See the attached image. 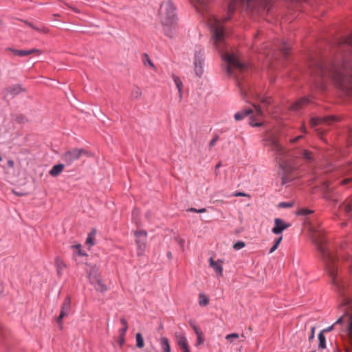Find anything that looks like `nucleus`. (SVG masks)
Wrapping results in <instances>:
<instances>
[{
  "mask_svg": "<svg viewBox=\"0 0 352 352\" xmlns=\"http://www.w3.org/2000/svg\"><path fill=\"white\" fill-rule=\"evenodd\" d=\"M253 107L255 109V113L256 116H261L263 115V111L261 110V108L259 105H256L255 104H253Z\"/></svg>",
  "mask_w": 352,
  "mask_h": 352,
  "instance_id": "37",
  "label": "nucleus"
},
{
  "mask_svg": "<svg viewBox=\"0 0 352 352\" xmlns=\"http://www.w3.org/2000/svg\"><path fill=\"white\" fill-rule=\"evenodd\" d=\"M70 313H71V298L69 296H67L65 298V300L61 305V309H60V314H59L58 317L56 318V322L58 324L60 328H62L63 319L65 317L68 316Z\"/></svg>",
  "mask_w": 352,
  "mask_h": 352,
  "instance_id": "8",
  "label": "nucleus"
},
{
  "mask_svg": "<svg viewBox=\"0 0 352 352\" xmlns=\"http://www.w3.org/2000/svg\"><path fill=\"white\" fill-rule=\"evenodd\" d=\"M121 324L123 325V327H126L128 329L127 322L124 318H122L120 319Z\"/></svg>",
  "mask_w": 352,
  "mask_h": 352,
  "instance_id": "49",
  "label": "nucleus"
},
{
  "mask_svg": "<svg viewBox=\"0 0 352 352\" xmlns=\"http://www.w3.org/2000/svg\"><path fill=\"white\" fill-rule=\"evenodd\" d=\"M89 280L91 284L94 285L96 290L100 292L107 291L106 285L96 276H92L91 274H89Z\"/></svg>",
  "mask_w": 352,
  "mask_h": 352,
  "instance_id": "13",
  "label": "nucleus"
},
{
  "mask_svg": "<svg viewBox=\"0 0 352 352\" xmlns=\"http://www.w3.org/2000/svg\"><path fill=\"white\" fill-rule=\"evenodd\" d=\"M199 303L201 306H206L208 303V298L204 295L200 294Z\"/></svg>",
  "mask_w": 352,
  "mask_h": 352,
  "instance_id": "34",
  "label": "nucleus"
},
{
  "mask_svg": "<svg viewBox=\"0 0 352 352\" xmlns=\"http://www.w3.org/2000/svg\"><path fill=\"white\" fill-rule=\"evenodd\" d=\"M27 24L32 28H33L34 30L38 31V32H47V29L45 28H38V27H36L35 25H34L32 23H27Z\"/></svg>",
  "mask_w": 352,
  "mask_h": 352,
  "instance_id": "36",
  "label": "nucleus"
},
{
  "mask_svg": "<svg viewBox=\"0 0 352 352\" xmlns=\"http://www.w3.org/2000/svg\"><path fill=\"white\" fill-rule=\"evenodd\" d=\"M142 96V91L140 90V88L138 87H135L133 91H132V93H131V97L133 98V99H138L140 98V96Z\"/></svg>",
  "mask_w": 352,
  "mask_h": 352,
  "instance_id": "30",
  "label": "nucleus"
},
{
  "mask_svg": "<svg viewBox=\"0 0 352 352\" xmlns=\"http://www.w3.org/2000/svg\"><path fill=\"white\" fill-rule=\"evenodd\" d=\"M207 20L212 33L214 45L221 54L222 59L227 64V73L235 78L241 94L244 99L249 94L253 96L252 91L250 88L248 89L242 82L243 74L248 71V65L243 63L236 54L226 50L227 46L226 36L221 20L213 14H208Z\"/></svg>",
  "mask_w": 352,
  "mask_h": 352,
  "instance_id": "1",
  "label": "nucleus"
},
{
  "mask_svg": "<svg viewBox=\"0 0 352 352\" xmlns=\"http://www.w3.org/2000/svg\"><path fill=\"white\" fill-rule=\"evenodd\" d=\"M315 327L311 328V335L309 336V340H312L314 338Z\"/></svg>",
  "mask_w": 352,
  "mask_h": 352,
  "instance_id": "51",
  "label": "nucleus"
},
{
  "mask_svg": "<svg viewBox=\"0 0 352 352\" xmlns=\"http://www.w3.org/2000/svg\"><path fill=\"white\" fill-rule=\"evenodd\" d=\"M318 340H319V345L318 347L320 349H325L326 348V338L322 331H320L318 334Z\"/></svg>",
  "mask_w": 352,
  "mask_h": 352,
  "instance_id": "25",
  "label": "nucleus"
},
{
  "mask_svg": "<svg viewBox=\"0 0 352 352\" xmlns=\"http://www.w3.org/2000/svg\"><path fill=\"white\" fill-rule=\"evenodd\" d=\"M282 239H283V236H280L278 238H277L274 241V244L273 245V246L270 248V250L269 251L270 254H272V252H274L278 248V245L281 242Z\"/></svg>",
  "mask_w": 352,
  "mask_h": 352,
  "instance_id": "29",
  "label": "nucleus"
},
{
  "mask_svg": "<svg viewBox=\"0 0 352 352\" xmlns=\"http://www.w3.org/2000/svg\"><path fill=\"white\" fill-rule=\"evenodd\" d=\"M329 119H330V118H326L324 119V122H328Z\"/></svg>",
  "mask_w": 352,
  "mask_h": 352,
  "instance_id": "62",
  "label": "nucleus"
},
{
  "mask_svg": "<svg viewBox=\"0 0 352 352\" xmlns=\"http://www.w3.org/2000/svg\"><path fill=\"white\" fill-rule=\"evenodd\" d=\"M172 77L175 84V86L178 90L179 100H181L182 98L183 94V83L179 77H178L177 76L173 74Z\"/></svg>",
  "mask_w": 352,
  "mask_h": 352,
  "instance_id": "17",
  "label": "nucleus"
},
{
  "mask_svg": "<svg viewBox=\"0 0 352 352\" xmlns=\"http://www.w3.org/2000/svg\"><path fill=\"white\" fill-rule=\"evenodd\" d=\"M346 225H347V223H346V222H343V223H341V226H342V227H344V226H346Z\"/></svg>",
  "mask_w": 352,
  "mask_h": 352,
  "instance_id": "60",
  "label": "nucleus"
},
{
  "mask_svg": "<svg viewBox=\"0 0 352 352\" xmlns=\"http://www.w3.org/2000/svg\"><path fill=\"white\" fill-rule=\"evenodd\" d=\"M176 341L178 346L180 347L183 352H190L188 349V340L186 336L183 334L176 335Z\"/></svg>",
  "mask_w": 352,
  "mask_h": 352,
  "instance_id": "14",
  "label": "nucleus"
},
{
  "mask_svg": "<svg viewBox=\"0 0 352 352\" xmlns=\"http://www.w3.org/2000/svg\"><path fill=\"white\" fill-rule=\"evenodd\" d=\"M126 330H127L126 327H122V328L120 329H119V336L124 337Z\"/></svg>",
  "mask_w": 352,
  "mask_h": 352,
  "instance_id": "42",
  "label": "nucleus"
},
{
  "mask_svg": "<svg viewBox=\"0 0 352 352\" xmlns=\"http://www.w3.org/2000/svg\"><path fill=\"white\" fill-rule=\"evenodd\" d=\"M333 324H332V325H331V326L328 327L327 328L324 329V330H322V333H323L324 331H327V332H328V331H331L333 329Z\"/></svg>",
  "mask_w": 352,
  "mask_h": 352,
  "instance_id": "52",
  "label": "nucleus"
},
{
  "mask_svg": "<svg viewBox=\"0 0 352 352\" xmlns=\"http://www.w3.org/2000/svg\"><path fill=\"white\" fill-rule=\"evenodd\" d=\"M176 241L178 242V243L180 245L181 248H184V242L185 241L182 239H180V238H177L176 239Z\"/></svg>",
  "mask_w": 352,
  "mask_h": 352,
  "instance_id": "46",
  "label": "nucleus"
},
{
  "mask_svg": "<svg viewBox=\"0 0 352 352\" xmlns=\"http://www.w3.org/2000/svg\"><path fill=\"white\" fill-rule=\"evenodd\" d=\"M320 122V120L319 118H313L310 120V124L312 127L318 125Z\"/></svg>",
  "mask_w": 352,
  "mask_h": 352,
  "instance_id": "39",
  "label": "nucleus"
},
{
  "mask_svg": "<svg viewBox=\"0 0 352 352\" xmlns=\"http://www.w3.org/2000/svg\"><path fill=\"white\" fill-rule=\"evenodd\" d=\"M65 164H58L52 166L49 172V174L52 177H57L63 170Z\"/></svg>",
  "mask_w": 352,
  "mask_h": 352,
  "instance_id": "18",
  "label": "nucleus"
},
{
  "mask_svg": "<svg viewBox=\"0 0 352 352\" xmlns=\"http://www.w3.org/2000/svg\"><path fill=\"white\" fill-rule=\"evenodd\" d=\"M350 180H351V179H344V180H342V181L341 182V184H342V185H344V184H345L348 183Z\"/></svg>",
  "mask_w": 352,
  "mask_h": 352,
  "instance_id": "56",
  "label": "nucleus"
},
{
  "mask_svg": "<svg viewBox=\"0 0 352 352\" xmlns=\"http://www.w3.org/2000/svg\"><path fill=\"white\" fill-rule=\"evenodd\" d=\"M311 240L318 251L320 254V256L324 263L326 269L332 278L333 284L337 287L338 292L342 296V306L345 307L343 310L344 315H342V318L344 317V316H346L349 320V324H350L349 317L352 316V314H350V312L352 311V302L349 298L344 296L341 293L342 285H340L338 281L336 280V270L334 266L336 257L326 246V240L321 233L314 232L312 234ZM349 325V324H348V326Z\"/></svg>",
  "mask_w": 352,
  "mask_h": 352,
  "instance_id": "2",
  "label": "nucleus"
},
{
  "mask_svg": "<svg viewBox=\"0 0 352 352\" xmlns=\"http://www.w3.org/2000/svg\"><path fill=\"white\" fill-rule=\"evenodd\" d=\"M265 146L272 150L279 167L281 169V184L285 185L291 181L289 174L294 170L290 162L289 152L280 144L278 138L274 134H270L264 138Z\"/></svg>",
  "mask_w": 352,
  "mask_h": 352,
  "instance_id": "3",
  "label": "nucleus"
},
{
  "mask_svg": "<svg viewBox=\"0 0 352 352\" xmlns=\"http://www.w3.org/2000/svg\"><path fill=\"white\" fill-rule=\"evenodd\" d=\"M302 138V135H299V136H297L296 138H294V139H292L290 140V142L292 143H295L296 142H297L298 140L301 139Z\"/></svg>",
  "mask_w": 352,
  "mask_h": 352,
  "instance_id": "50",
  "label": "nucleus"
},
{
  "mask_svg": "<svg viewBox=\"0 0 352 352\" xmlns=\"http://www.w3.org/2000/svg\"><path fill=\"white\" fill-rule=\"evenodd\" d=\"M289 226V223H285L280 218H276L274 219V227L272 228V231L275 234H280Z\"/></svg>",
  "mask_w": 352,
  "mask_h": 352,
  "instance_id": "11",
  "label": "nucleus"
},
{
  "mask_svg": "<svg viewBox=\"0 0 352 352\" xmlns=\"http://www.w3.org/2000/svg\"><path fill=\"white\" fill-rule=\"evenodd\" d=\"M245 246V244L243 241H239L235 243L233 245V248L236 250H239L243 248Z\"/></svg>",
  "mask_w": 352,
  "mask_h": 352,
  "instance_id": "35",
  "label": "nucleus"
},
{
  "mask_svg": "<svg viewBox=\"0 0 352 352\" xmlns=\"http://www.w3.org/2000/svg\"><path fill=\"white\" fill-rule=\"evenodd\" d=\"M83 155L89 156V153L83 148H72L63 154L62 160L69 166Z\"/></svg>",
  "mask_w": 352,
  "mask_h": 352,
  "instance_id": "6",
  "label": "nucleus"
},
{
  "mask_svg": "<svg viewBox=\"0 0 352 352\" xmlns=\"http://www.w3.org/2000/svg\"><path fill=\"white\" fill-rule=\"evenodd\" d=\"M55 265L56 267L57 274L58 276H60L63 273V270L65 268L66 265L63 261L60 259L59 257L56 258Z\"/></svg>",
  "mask_w": 352,
  "mask_h": 352,
  "instance_id": "21",
  "label": "nucleus"
},
{
  "mask_svg": "<svg viewBox=\"0 0 352 352\" xmlns=\"http://www.w3.org/2000/svg\"><path fill=\"white\" fill-rule=\"evenodd\" d=\"M221 166V164H218L216 165V169H218Z\"/></svg>",
  "mask_w": 352,
  "mask_h": 352,
  "instance_id": "61",
  "label": "nucleus"
},
{
  "mask_svg": "<svg viewBox=\"0 0 352 352\" xmlns=\"http://www.w3.org/2000/svg\"><path fill=\"white\" fill-rule=\"evenodd\" d=\"M289 48V45L285 41H281L280 45L278 47V50H280L285 56L288 54Z\"/></svg>",
  "mask_w": 352,
  "mask_h": 352,
  "instance_id": "24",
  "label": "nucleus"
},
{
  "mask_svg": "<svg viewBox=\"0 0 352 352\" xmlns=\"http://www.w3.org/2000/svg\"><path fill=\"white\" fill-rule=\"evenodd\" d=\"M309 102V99L307 98H303L300 100L293 103L291 106V109L294 111H298L301 109L302 105Z\"/></svg>",
  "mask_w": 352,
  "mask_h": 352,
  "instance_id": "23",
  "label": "nucleus"
},
{
  "mask_svg": "<svg viewBox=\"0 0 352 352\" xmlns=\"http://www.w3.org/2000/svg\"><path fill=\"white\" fill-rule=\"evenodd\" d=\"M119 343L122 345L124 342V338L119 336Z\"/></svg>",
  "mask_w": 352,
  "mask_h": 352,
  "instance_id": "54",
  "label": "nucleus"
},
{
  "mask_svg": "<svg viewBox=\"0 0 352 352\" xmlns=\"http://www.w3.org/2000/svg\"><path fill=\"white\" fill-rule=\"evenodd\" d=\"M349 319H350V324L348 327V330H349V333L351 335H352V316H350Z\"/></svg>",
  "mask_w": 352,
  "mask_h": 352,
  "instance_id": "47",
  "label": "nucleus"
},
{
  "mask_svg": "<svg viewBox=\"0 0 352 352\" xmlns=\"http://www.w3.org/2000/svg\"><path fill=\"white\" fill-rule=\"evenodd\" d=\"M346 46L352 52V34L346 38ZM351 78L352 82V60L346 58V79Z\"/></svg>",
  "mask_w": 352,
  "mask_h": 352,
  "instance_id": "12",
  "label": "nucleus"
},
{
  "mask_svg": "<svg viewBox=\"0 0 352 352\" xmlns=\"http://www.w3.org/2000/svg\"><path fill=\"white\" fill-rule=\"evenodd\" d=\"M219 140V136L217 135H215L213 139L209 143V148L211 149L217 143V142Z\"/></svg>",
  "mask_w": 352,
  "mask_h": 352,
  "instance_id": "38",
  "label": "nucleus"
},
{
  "mask_svg": "<svg viewBox=\"0 0 352 352\" xmlns=\"http://www.w3.org/2000/svg\"><path fill=\"white\" fill-rule=\"evenodd\" d=\"M135 339L137 346L140 349L142 348L144 345V342L142 334L140 333H136Z\"/></svg>",
  "mask_w": 352,
  "mask_h": 352,
  "instance_id": "27",
  "label": "nucleus"
},
{
  "mask_svg": "<svg viewBox=\"0 0 352 352\" xmlns=\"http://www.w3.org/2000/svg\"><path fill=\"white\" fill-rule=\"evenodd\" d=\"M160 343L162 352H170V346L167 338L162 337Z\"/></svg>",
  "mask_w": 352,
  "mask_h": 352,
  "instance_id": "22",
  "label": "nucleus"
},
{
  "mask_svg": "<svg viewBox=\"0 0 352 352\" xmlns=\"http://www.w3.org/2000/svg\"><path fill=\"white\" fill-rule=\"evenodd\" d=\"M338 216L340 218H346L352 220V197L346 199L338 208Z\"/></svg>",
  "mask_w": 352,
  "mask_h": 352,
  "instance_id": "7",
  "label": "nucleus"
},
{
  "mask_svg": "<svg viewBox=\"0 0 352 352\" xmlns=\"http://www.w3.org/2000/svg\"><path fill=\"white\" fill-rule=\"evenodd\" d=\"M146 60L144 62L145 64H148L150 66L154 67L153 64L152 63L151 59L149 58L147 54H145Z\"/></svg>",
  "mask_w": 352,
  "mask_h": 352,
  "instance_id": "45",
  "label": "nucleus"
},
{
  "mask_svg": "<svg viewBox=\"0 0 352 352\" xmlns=\"http://www.w3.org/2000/svg\"><path fill=\"white\" fill-rule=\"evenodd\" d=\"M26 90L20 84H14L7 87L4 91V98H14Z\"/></svg>",
  "mask_w": 352,
  "mask_h": 352,
  "instance_id": "10",
  "label": "nucleus"
},
{
  "mask_svg": "<svg viewBox=\"0 0 352 352\" xmlns=\"http://www.w3.org/2000/svg\"><path fill=\"white\" fill-rule=\"evenodd\" d=\"M230 19V16H227L226 18L223 19L224 21H227Z\"/></svg>",
  "mask_w": 352,
  "mask_h": 352,
  "instance_id": "63",
  "label": "nucleus"
},
{
  "mask_svg": "<svg viewBox=\"0 0 352 352\" xmlns=\"http://www.w3.org/2000/svg\"><path fill=\"white\" fill-rule=\"evenodd\" d=\"M188 210L190 211V212H197V213L198 209H196V208H190Z\"/></svg>",
  "mask_w": 352,
  "mask_h": 352,
  "instance_id": "57",
  "label": "nucleus"
},
{
  "mask_svg": "<svg viewBox=\"0 0 352 352\" xmlns=\"http://www.w3.org/2000/svg\"><path fill=\"white\" fill-rule=\"evenodd\" d=\"M234 197H246L247 195L242 192H236L233 195Z\"/></svg>",
  "mask_w": 352,
  "mask_h": 352,
  "instance_id": "48",
  "label": "nucleus"
},
{
  "mask_svg": "<svg viewBox=\"0 0 352 352\" xmlns=\"http://www.w3.org/2000/svg\"><path fill=\"white\" fill-rule=\"evenodd\" d=\"M253 113L252 109L248 108L241 111H239L234 114V119L237 121L243 120L245 116Z\"/></svg>",
  "mask_w": 352,
  "mask_h": 352,
  "instance_id": "19",
  "label": "nucleus"
},
{
  "mask_svg": "<svg viewBox=\"0 0 352 352\" xmlns=\"http://www.w3.org/2000/svg\"><path fill=\"white\" fill-rule=\"evenodd\" d=\"M197 345H199L204 343V339L201 338V334L197 335Z\"/></svg>",
  "mask_w": 352,
  "mask_h": 352,
  "instance_id": "44",
  "label": "nucleus"
},
{
  "mask_svg": "<svg viewBox=\"0 0 352 352\" xmlns=\"http://www.w3.org/2000/svg\"><path fill=\"white\" fill-rule=\"evenodd\" d=\"M279 206L281 208H290L292 206V202H280Z\"/></svg>",
  "mask_w": 352,
  "mask_h": 352,
  "instance_id": "41",
  "label": "nucleus"
},
{
  "mask_svg": "<svg viewBox=\"0 0 352 352\" xmlns=\"http://www.w3.org/2000/svg\"><path fill=\"white\" fill-rule=\"evenodd\" d=\"M313 212L312 210L307 208H301L298 210L296 212V214L301 216H307Z\"/></svg>",
  "mask_w": 352,
  "mask_h": 352,
  "instance_id": "32",
  "label": "nucleus"
},
{
  "mask_svg": "<svg viewBox=\"0 0 352 352\" xmlns=\"http://www.w3.org/2000/svg\"><path fill=\"white\" fill-rule=\"evenodd\" d=\"M72 248H75L77 250L76 254L78 256H83L86 255V253L81 250V245L80 244H76L71 246Z\"/></svg>",
  "mask_w": 352,
  "mask_h": 352,
  "instance_id": "33",
  "label": "nucleus"
},
{
  "mask_svg": "<svg viewBox=\"0 0 352 352\" xmlns=\"http://www.w3.org/2000/svg\"><path fill=\"white\" fill-rule=\"evenodd\" d=\"M8 163L9 166H10V167H12V166H13V165H14V162H13V161H12V160H9V161L8 162Z\"/></svg>",
  "mask_w": 352,
  "mask_h": 352,
  "instance_id": "58",
  "label": "nucleus"
},
{
  "mask_svg": "<svg viewBox=\"0 0 352 352\" xmlns=\"http://www.w3.org/2000/svg\"><path fill=\"white\" fill-rule=\"evenodd\" d=\"M6 50L10 51V52H13L15 55L21 56V57L28 56V55L32 54L38 51L36 49H32V50H14V49L10 48V47H8L6 49Z\"/></svg>",
  "mask_w": 352,
  "mask_h": 352,
  "instance_id": "16",
  "label": "nucleus"
},
{
  "mask_svg": "<svg viewBox=\"0 0 352 352\" xmlns=\"http://www.w3.org/2000/svg\"><path fill=\"white\" fill-rule=\"evenodd\" d=\"M167 256H168V258L169 259H171V258H172V254H171V252H168L167 253Z\"/></svg>",
  "mask_w": 352,
  "mask_h": 352,
  "instance_id": "59",
  "label": "nucleus"
},
{
  "mask_svg": "<svg viewBox=\"0 0 352 352\" xmlns=\"http://www.w3.org/2000/svg\"><path fill=\"white\" fill-rule=\"evenodd\" d=\"M302 130L304 132H305V126H302Z\"/></svg>",
  "mask_w": 352,
  "mask_h": 352,
  "instance_id": "64",
  "label": "nucleus"
},
{
  "mask_svg": "<svg viewBox=\"0 0 352 352\" xmlns=\"http://www.w3.org/2000/svg\"><path fill=\"white\" fill-rule=\"evenodd\" d=\"M191 326L196 335L201 334L200 329L195 324L191 323Z\"/></svg>",
  "mask_w": 352,
  "mask_h": 352,
  "instance_id": "43",
  "label": "nucleus"
},
{
  "mask_svg": "<svg viewBox=\"0 0 352 352\" xmlns=\"http://www.w3.org/2000/svg\"><path fill=\"white\" fill-rule=\"evenodd\" d=\"M250 124L252 126H260L262 125V123L261 122H254V118L251 117L250 121Z\"/></svg>",
  "mask_w": 352,
  "mask_h": 352,
  "instance_id": "40",
  "label": "nucleus"
},
{
  "mask_svg": "<svg viewBox=\"0 0 352 352\" xmlns=\"http://www.w3.org/2000/svg\"><path fill=\"white\" fill-rule=\"evenodd\" d=\"M96 233V230L95 229L92 230L91 232L89 234V235L86 239V243L87 245H89V246H92L94 244V238Z\"/></svg>",
  "mask_w": 352,
  "mask_h": 352,
  "instance_id": "26",
  "label": "nucleus"
},
{
  "mask_svg": "<svg viewBox=\"0 0 352 352\" xmlns=\"http://www.w3.org/2000/svg\"><path fill=\"white\" fill-rule=\"evenodd\" d=\"M136 237L135 242L138 246V255L142 256L144 254L146 243L147 239V234L145 231H138L135 232Z\"/></svg>",
  "mask_w": 352,
  "mask_h": 352,
  "instance_id": "9",
  "label": "nucleus"
},
{
  "mask_svg": "<svg viewBox=\"0 0 352 352\" xmlns=\"http://www.w3.org/2000/svg\"><path fill=\"white\" fill-rule=\"evenodd\" d=\"M222 263L223 261L220 259L216 261L212 257L209 259L210 267H212L216 274L219 276H221L223 273Z\"/></svg>",
  "mask_w": 352,
  "mask_h": 352,
  "instance_id": "15",
  "label": "nucleus"
},
{
  "mask_svg": "<svg viewBox=\"0 0 352 352\" xmlns=\"http://www.w3.org/2000/svg\"><path fill=\"white\" fill-rule=\"evenodd\" d=\"M160 19L165 35L173 38L175 34L177 16L173 3L168 0L162 3L160 7Z\"/></svg>",
  "mask_w": 352,
  "mask_h": 352,
  "instance_id": "4",
  "label": "nucleus"
},
{
  "mask_svg": "<svg viewBox=\"0 0 352 352\" xmlns=\"http://www.w3.org/2000/svg\"><path fill=\"white\" fill-rule=\"evenodd\" d=\"M197 3L200 6V8L197 7L196 6V8L198 12H201V9H204L206 6V3L207 2L209 1V0H195Z\"/></svg>",
  "mask_w": 352,
  "mask_h": 352,
  "instance_id": "31",
  "label": "nucleus"
},
{
  "mask_svg": "<svg viewBox=\"0 0 352 352\" xmlns=\"http://www.w3.org/2000/svg\"><path fill=\"white\" fill-rule=\"evenodd\" d=\"M240 336L236 333H232L226 336L225 338L230 343H233L235 340L239 338Z\"/></svg>",
  "mask_w": 352,
  "mask_h": 352,
  "instance_id": "28",
  "label": "nucleus"
},
{
  "mask_svg": "<svg viewBox=\"0 0 352 352\" xmlns=\"http://www.w3.org/2000/svg\"><path fill=\"white\" fill-rule=\"evenodd\" d=\"M206 211V209L203 208H201V209H198L197 210V213H204Z\"/></svg>",
  "mask_w": 352,
  "mask_h": 352,
  "instance_id": "55",
  "label": "nucleus"
},
{
  "mask_svg": "<svg viewBox=\"0 0 352 352\" xmlns=\"http://www.w3.org/2000/svg\"><path fill=\"white\" fill-rule=\"evenodd\" d=\"M301 157L309 163H311L314 161L315 157L314 153L307 149H303L300 152Z\"/></svg>",
  "mask_w": 352,
  "mask_h": 352,
  "instance_id": "20",
  "label": "nucleus"
},
{
  "mask_svg": "<svg viewBox=\"0 0 352 352\" xmlns=\"http://www.w3.org/2000/svg\"><path fill=\"white\" fill-rule=\"evenodd\" d=\"M343 322V318L342 316L340 317L337 321L335 322V324H342Z\"/></svg>",
  "mask_w": 352,
  "mask_h": 352,
  "instance_id": "53",
  "label": "nucleus"
},
{
  "mask_svg": "<svg viewBox=\"0 0 352 352\" xmlns=\"http://www.w3.org/2000/svg\"><path fill=\"white\" fill-rule=\"evenodd\" d=\"M204 52L201 47H196L195 49L193 65L194 72L197 76L201 77L204 73Z\"/></svg>",
  "mask_w": 352,
  "mask_h": 352,
  "instance_id": "5",
  "label": "nucleus"
}]
</instances>
